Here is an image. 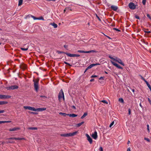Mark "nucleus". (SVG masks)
<instances>
[{
  "mask_svg": "<svg viewBox=\"0 0 151 151\" xmlns=\"http://www.w3.org/2000/svg\"><path fill=\"white\" fill-rule=\"evenodd\" d=\"M127 151H131V150H130V147L128 148L127 149Z\"/></svg>",
  "mask_w": 151,
  "mask_h": 151,
  "instance_id": "obj_47",
  "label": "nucleus"
},
{
  "mask_svg": "<svg viewBox=\"0 0 151 151\" xmlns=\"http://www.w3.org/2000/svg\"><path fill=\"white\" fill-rule=\"evenodd\" d=\"M139 106H140L142 108V105H141V103H140V104H139Z\"/></svg>",
  "mask_w": 151,
  "mask_h": 151,
  "instance_id": "obj_59",
  "label": "nucleus"
},
{
  "mask_svg": "<svg viewBox=\"0 0 151 151\" xmlns=\"http://www.w3.org/2000/svg\"><path fill=\"white\" fill-rule=\"evenodd\" d=\"M57 53L58 54H60V53H64V52L62 51H58L57 52Z\"/></svg>",
  "mask_w": 151,
  "mask_h": 151,
  "instance_id": "obj_38",
  "label": "nucleus"
},
{
  "mask_svg": "<svg viewBox=\"0 0 151 151\" xmlns=\"http://www.w3.org/2000/svg\"><path fill=\"white\" fill-rule=\"evenodd\" d=\"M70 8H65V9L64 10V12H65V11H66V10H68L69 9H70Z\"/></svg>",
  "mask_w": 151,
  "mask_h": 151,
  "instance_id": "obj_40",
  "label": "nucleus"
},
{
  "mask_svg": "<svg viewBox=\"0 0 151 151\" xmlns=\"http://www.w3.org/2000/svg\"><path fill=\"white\" fill-rule=\"evenodd\" d=\"M65 54L69 57H74V54H72L67 52L65 53Z\"/></svg>",
  "mask_w": 151,
  "mask_h": 151,
  "instance_id": "obj_15",
  "label": "nucleus"
},
{
  "mask_svg": "<svg viewBox=\"0 0 151 151\" xmlns=\"http://www.w3.org/2000/svg\"><path fill=\"white\" fill-rule=\"evenodd\" d=\"M34 82V86L35 90L36 91H37L38 89V82L39 80L36 79L35 80H33Z\"/></svg>",
  "mask_w": 151,
  "mask_h": 151,
  "instance_id": "obj_4",
  "label": "nucleus"
},
{
  "mask_svg": "<svg viewBox=\"0 0 151 151\" xmlns=\"http://www.w3.org/2000/svg\"><path fill=\"white\" fill-rule=\"evenodd\" d=\"M64 63H65V64H67V65H70V64H69L68 63H67V62H64Z\"/></svg>",
  "mask_w": 151,
  "mask_h": 151,
  "instance_id": "obj_55",
  "label": "nucleus"
},
{
  "mask_svg": "<svg viewBox=\"0 0 151 151\" xmlns=\"http://www.w3.org/2000/svg\"><path fill=\"white\" fill-rule=\"evenodd\" d=\"M25 139H25L24 138H20V140H25Z\"/></svg>",
  "mask_w": 151,
  "mask_h": 151,
  "instance_id": "obj_54",
  "label": "nucleus"
},
{
  "mask_svg": "<svg viewBox=\"0 0 151 151\" xmlns=\"http://www.w3.org/2000/svg\"><path fill=\"white\" fill-rule=\"evenodd\" d=\"M129 115L131 114V110L130 109H129Z\"/></svg>",
  "mask_w": 151,
  "mask_h": 151,
  "instance_id": "obj_53",
  "label": "nucleus"
},
{
  "mask_svg": "<svg viewBox=\"0 0 151 151\" xmlns=\"http://www.w3.org/2000/svg\"><path fill=\"white\" fill-rule=\"evenodd\" d=\"M135 18L136 19H139V17L138 16H135Z\"/></svg>",
  "mask_w": 151,
  "mask_h": 151,
  "instance_id": "obj_50",
  "label": "nucleus"
},
{
  "mask_svg": "<svg viewBox=\"0 0 151 151\" xmlns=\"http://www.w3.org/2000/svg\"><path fill=\"white\" fill-rule=\"evenodd\" d=\"M147 33H150V31H147V32H146Z\"/></svg>",
  "mask_w": 151,
  "mask_h": 151,
  "instance_id": "obj_61",
  "label": "nucleus"
},
{
  "mask_svg": "<svg viewBox=\"0 0 151 151\" xmlns=\"http://www.w3.org/2000/svg\"><path fill=\"white\" fill-rule=\"evenodd\" d=\"M59 114L62 115L64 116H66V115H68V114H66V113H62V112H60V113H59Z\"/></svg>",
  "mask_w": 151,
  "mask_h": 151,
  "instance_id": "obj_23",
  "label": "nucleus"
},
{
  "mask_svg": "<svg viewBox=\"0 0 151 151\" xmlns=\"http://www.w3.org/2000/svg\"><path fill=\"white\" fill-rule=\"evenodd\" d=\"M23 107L25 109H28L35 111H41L46 110V108H45L35 109L30 106H24Z\"/></svg>",
  "mask_w": 151,
  "mask_h": 151,
  "instance_id": "obj_2",
  "label": "nucleus"
},
{
  "mask_svg": "<svg viewBox=\"0 0 151 151\" xmlns=\"http://www.w3.org/2000/svg\"><path fill=\"white\" fill-rule=\"evenodd\" d=\"M4 110H0V113H4Z\"/></svg>",
  "mask_w": 151,
  "mask_h": 151,
  "instance_id": "obj_45",
  "label": "nucleus"
},
{
  "mask_svg": "<svg viewBox=\"0 0 151 151\" xmlns=\"http://www.w3.org/2000/svg\"><path fill=\"white\" fill-rule=\"evenodd\" d=\"M84 123L83 122H81L76 124V126L77 127H79L81 126L82 124Z\"/></svg>",
  "mask_w": 151,
  "mask_h": 151,
  "instance_id": "obj_19",
  "label": "nucleus"
},
{
  "mask_svg": "<svg viewBox=\"0 0 151 151\" xmlns=\"http://www.w3.org/2000/svg\"><path fill=\"white\" fill-rule=\"evenodd\" d=\"M7 103V102L6 101H0V105H3Z\"/></svg>",
  "mask_w": 151,
  "mask_h": 151,
  "instance_id": "obj_26",
  "label": "nucleus"
},
{
  "mask_svg": "<svg viewBox=\"0 0 151 151\" xmlns=\"http://www.w3.org/2000/svg\"><path fill=\"white\" fill-rule=\"evenodd\" d=\"M18 87L16 85L12 86H10L7 87L6 88L8 90H14L18 88Z\"/></svg>",
  "mask_w": 151,
  "mask_h": 151,
  "instance_id": "obj_5",
  "label": "nucleus"
},
{
  "mask_svg": "<svg viewBox=\"0 0 151 151\" xmlns=\"http://www.w3.org/2000/svg\"><path fill=\"white\" fill-rule=\"evenodd\" d=\"M22 50H24V51H26L28 50V48H21Z\"/></svg>",
  "mask_w": 151,
  "mask_h": 151,
  "instance_id": "obj_34",
  "label": "nucleus"
},
{
  "mask_svg": "<svg viewBox=\"0 0 151 151\" xmlns=\"http://www.w3.org/2000/svg\"><path fill=\"white\" fill-rule=\"evenodd\" d=\"M27 17H31L34 20H37V18H36L34 16H33L31 15H29L27 16Z\"/></svg>",
  "mask_w": 151,
  "mask_h": 151,
  "instance_id": "obj_20",
  "label": "nucleus"
},
{
  "mask_svg": "<svg viewBox=\"0 0 151 151\" xmlns=\"http://www.w3.org/2000/svg\"><path fill=\"white\" fill-rule=\"evenodd\" d=\"M104 35L106 36V37H107L109 39H111V37H109V36H108L105 34H104Z\"/></svg>",
  "mask_w": 151,
  "mask_h": 151,
  "instance_id": "obj_42",
  "label": "nucleus"
},
{
  "mask_svg": "<svg viewBox=\"0 0 151 151\" xmlns=\"http://www.w3.org/2000/svg\"><path fill=\"white\" fill-rule=\"evenodd\" d=\"M150 91H151V88H150Z\"/></svg>",
  "mask_w": 151,
  "mask_h": 151,
  "instance_id": "obj_63",
  "label": "nucleus"
},
{
  "mask_svg": "<svg viewBox=\"0 0 151 151\" xmlns=\"http://www.w3.org/2000/svg\"><path fill=\"white\" fill-rule=\"evenodd\" d=\"M23 2V0H19L18 6H20L22 5Z\"/></svg>",
  "mask_w": 151,
  "mask_h": 151,
  "instance_id": "obj_24",
  "label": "nucleus"
},
{
  "mask_svg": "<svg viewBox=\"0 0 151 151\" xmlns=\"http://www.w3.org/2000/svg\"><path fill=\"white\" fill-rule=\"evenodd\" d=\"M91 136L92 138L96 140L97 139L98 137L97 132L96 131H95L92 134Z\"/></svg>",
  "mask_w": 151,
  "mask_h": 151,
  "instance_id": "obj_8",
  "label": "nucleus"
},
{
  "mask_svg": "<svg viewBox=\"0 0 151 151\" xmlns=\"http://www.w3.org/2000/svg\"><path fill=\"white\" fill-rule=\"evenodd\" d=\"M148 101L151 104V101L150 100V99L149 98H148Z\"/></svg>",
  "mask_w": 151,
  "mask_h": 151,
  "instance_id": "obj_48",
  "label": "nucleus"
},
{
  "mask_svg": "<svg viewBox=\"0 0 151 151\" xmlns=\"http://www.w3.org/2000/svg\"><path fill=\"white\" fill-rule=\"evenodd\" d=\"M50 24L54 28H56L58 27L57 24L54 23H50Z\"/></svg>",
  "mask_w": 151,
  "mask_h": 151,
  "instance_id": "obj_17",
  "label": "nucleus"
},
{
  "mask_svg": "<svg viewBox=\"0 0 151 151\" xmlns=\"http://www.w3.org/2000/svg\"><path fill=\"white\" fill-rule=\"evenodd\" d=\"M147 129L149 132H150V127L149 124H147Z\"/></svg>",
  "mask_w": 151,
  "mask_h": 151,
  "instance_id": "obj_33",
  "label": "nucleus"
},
{
  "mask_svg": "<svg viewBox=\"0 0 151 151\" xmlns=\"http://www.w3.org/2000/svg\"><path fill=\"white\" fill-rule=\"evenodd\" d=\"M129 8L131 9H135L136 6L133 3H130L129 4Z\"/></svg>",
  "mask_w": 151,
  "mask_h": 151,
  "instance_id": "obj_9",
  "label": "nucleus"
},
{
  "mask_svg": "<svg viewBox=\"0 0 151 151\" xmlns=\"http://www.w3.org/2000/svg\"><path fill=\"white\" fill-rule=\"evenodd\" d=\"M20 128L19 127H14L12 128H10L9 129L10 131H14L17 130L19 129Z\"/></svg>",
  "mask_w": 151,
  "mask_h": 151,
  "instance_id": "obj_12",
  "label": "nucleus"
},
{
  "mask_svg": "<svg viewBox=\"0 0 151 151\" xmlns=\"http://www.w3.org/2000/svg\"><path fill=\"white\" fill-rule=\"evenodd\" d=\"M146 0H142V2L143 4L144 5H145V4L146 3Z\"/></svg>",
  "mask_w": 151,
  "mask_h": 151,
  "instance_id": "obj_37",
  "label": "nucleus"
},
{
  "mask_svg": "<svg viewBox=\"0 0 151 151\" xmlns=\"http://www.w3.org/2000/svg\"><path fill=\"white\" fill-rule=\"evenodd\" d=\"M97 76L96 75H92L91 76V78H94L97 77Z\"/></svg>",
  "mask_w": 151,
  "mask_h": 151,
  "instance_id": "obj_44",
  "label": "nucleus"
},
{
  "mask_svg": "<svg viewBox=\"0 0 151 151\" xmlns=\"http://www.w3.org/2000/svg\"><path fill=\"white\" fill-rule=\"evenodd\" d=\"M94 80V79H91L90 80V81L91 82H92V81H93Z\"/></svg>",
  "mask_w": 151,
  "mask_h": 151,
  "instance_id": "obj_56",
  "label": "nucleus"
},
{
  "mask_svg": "<svg viewBox=\"0 0 151 151\" xmlns=\"http://www.w3.org/2000/svg\"><path fill=\"white\" fill-rule=\"evenodd\" d=\"M104 77H101L99 78V80H101V79H103V80H104Z\"/></svg>",
  "mask_w": 151,
  "mask_h": 151,
  "instance_id": "obj_43",
  "label": "nucleus"
},
{
  "mask_svg": "<svg viewBox=\"0 0 151 151\" xmlns=\"http://www.w3.org/2000/svg\"><path fill=\"white\" fill-rule=\"evenodd\" d=\"M11 122L10 121H5V123H10Z\"/></svg>",
  "mask_w": 151,
  "mask_h": 151,
  "instance_id": "obj_46",
  "label": "nucleus"
},
{
  "mask_svg": "<svg viewBox=\"0 0 151 151\" xmlns=\"http://www.w3.org/2000/svg\"><path fill=\"white\" fill-rule=\"evenodd\" d=\"M37 19L38 20H41L43 21H44L45 20L41 16L39 18H37Z\"/></svg>",
  "mask_w": 151,
  "mask_h": 151,
  "instance_id": "obj_27",
  "label": "nucleus"
},
{
  "mask_svg": "<svg viewBox=\"0 0 151 151\" xmlns=\"http://www.w3.org/2000/svg\"><path fill=\"white\" fill-rule=\"evenodd\" d=\"M58 99L60 101L62 99H63V100H64V93L62 89H61L58 95Z\"/></svg>",
  "mask_w": 151,
  "mask_h": 151,
  "instance_id": "obj_3",
  "label": "nucleus"
},
{
  "mask_svg": "<svg viewBox=\"0 0 151 151\" xmlns=\"http://www.w3.org/2000/svg\"><path fill=\"white\" fill-rule=\"evenodd\" d=\"M111 8L114 11H116L118 9V7L114 5H112L111 6Z\"/></svg>",
  "mask_w": 151,
  "mask_h": 151,
  "instance_id": "obj_13",
  "label": "nucleus"
},
{
  "mask_svg": "<svg viewBox=\"0 0 151 151\" xmlns=\"http://www.w3.org/2000/svg\"><path fill=\"white\" fill-rule=\"evenodd\" d=\"M10 139L20 140V138L12 137L10 138Z\"/></svg>",
  "mask_w": 151,
  "mask_h": 151,
  "instance_id": "obj_25",
  "label": "nucleus"
},
{
  "mask_svg": "<svg viewBox=\"0 0 151 151\" xmlns=\"http://www.w3.org/2000/svg\"><path fill=\"white\" fill-rule=\"evenodd\" d=\"M113 29L114 30H115L116 31H117L118 32H120V30L119 29H117V28H113Z\"/></svg>",
  "mask_w": 151,
  "mask_h": 151,
  "instance_id": "obj_36",
  "label": "nucleus"
},
{
  "mask_svg": "<svg viewBox=\"0 0 151 151\" xmlns=\"http://www.w3.org/2000/svg\"><path fill=\"white\" fill-rule=\"evenodd\" d=\"M47 1H56V0H46Z\"/></svg>",
  "mask_w": 151,
  "mask_h": 151,
  "instance_id": "obj_52",
  "label": "nucleus"
},
{
  "mask_svg": "<svg viewBox=\"0 0 151 151\" xmlns=\"http://www.w3.org/2000/svg\"><path fill=\"white\" fill-rule=\"evenodd\" d=\"M101 101L105 104H108V102L106 100H102Z\"/></svg>",
  "mask_w": 151,
  "mask_h": 151,
  "instance_id": "obj_31",
  "label": "nucleus"
},
{
  "mask_svg": "<svg viewBox=\"0 0 151 151\" xmlns=\"http://www.w3.org/2000/svg\"><path fill=\"white\" fill-rule=\"evenodd\" d=\"M86 136L87 137V139L89 142L90 144H91L93 142V140L90 136L88 134H85Z\"/></svg>",
  "mask_w": 151,
  "mask_h": 151,
  "instance_id": "obj_7",
  "label": "nucleus"
},
{
  "mask_svg": "<svg viewBox=\"0 0 151 151\" xmlns=\"http://www.w3.org/2000/svg\"><path fill=\"white\" fill-rule=\"evenodd\" d=\"M105 73L106 74H108V73L106 71H105Z\"/></svg>",
  "mask_w": 151,
  "mask_h": 151,
  "instance_id": "obj_62",
  "label": "nucleus"
},
{
  "mask_svg": "<svg viewBox=\"0 0 151 151\" xmlns=\"http://www.w3.org/2000/svg\"><path fill=\"white\" fill-rule=\"evenodd\" d=\"M100 64L99 63H96V64H91L88 67V69H90L92 67L94 66H95L98 65H99Z\"/></svg>",
  "mask_w": 151,
  "mask_h": 151,
  "instance_id": "obj_11",
  "label": "nucleus"
},
{
  "mask_svg": "<svg viewBox=\"0 0 151 151\" xmlns=\"http://www.w3.org/2000/svg\"><path fill=\"white\" fill-rule=\"evenodd\" d=\"M78 52L80 53H90L91 52H96V51L94 50H90L88 51H84L83 50H79L78 51Z\"/></svg>",
  "mask_w": 151,
  "mask_h": 151,
  "instance_id": "obj_6",
  "label": "nucleus"
},
{
  "mask_svg": "<svg viewBox=\"0 0 151 151\" xmlns=\"http://www.w3.org/2000/svg\"><path fill=\"white\" fill-rule=\"evenodd\" d=\"M144 139L148 142H150V140L148 138H147L146 137H145L144 138Z\"/></svg>",
  "mask_w": 151,
  "mask_h": 151,
  "instance_id": "obj_32",
  "label": "nucleus"
},
{
  "mask_svg": "<svg viewBox=\"0 0 151 151\" xmlns=\"http://www.w3.org/2000/svg\"><path fill=\"white\" fill-rule=\"evenodd\" d=\"M10 97H11L10 96L4 95H0V99H1L10 98Z\"/></svg>",
  "mask_w": 151,
  "mask_h": 151,
  "instance_id": "obj_10",
  "label": "nucleus"
},
{
  "mask_svg": "<svg viewBox=\"0 0 151 151\" xmlns=\"http://www.w3.org/2000/svg\"><path fill=\"white\" fill-rule=\"evenodd\" d=\"M60 135L61 136L64 137H70V133L61 134Z\"/></svg>",
  "mask_w": 151,
  "mask_h": 151,
  "instance_id": "obj_14",
  "label": "nucleus"
},
{
  "mask_svg": "<svg viewBox=\"0 0 151 151\" xmlns=\"http://www.w3.org/2000/svg\"><path fill=\"white\" fill-rule=\"evenodd\" d=\"M78 133V131H76L72 133H70V137L75 135Z\"/></svg>",
  "mask_w": 151,
  "mask_h": 151,
  "instance_id": "obj_18",
  "label": "nucleus"
},
{
  "mask_svg": "<svg viewBox=\"0 0 151 151\" xmlns=\"http://www.w3.org/2000/svg\"><path fill=\"white\" fill-rule=\"evenodd\" d=\"M2 123H5V121H0V124Z\"/></svg>",
  "mask_w": 151,
  "mask_h": 151,
  "instance_id": "obj_51",
  "label": "nucleus"
},
{
  "mask_svg": "<svg viewBox=\"0 0 151 151\" xmlns=\"http://www.w3.org/2000/svg\"><path fill=\"white\" fill-rule=\"evenodd\" d=\"M68 115L70 117H74L77 116V115L74 114H68Z\"/></svg>",
  "mask_w": 151,
  "mask_h": 151,
  "instance_id": "obj_16",
  "label": "nucleus"
},
{
  "mask_svg": "<svg viewBox=\"0 0 151 151\" xmlns=\"http://www.w3.org/2000/svg\"><path fill=\"white\" fill-rule=\"evenodd\" d=\"M79 56H80V55H79L74 54V57H79Z\"/></svg>",
  "mask_w": 151,
  "mask_h": 151,
  "instance_id": "obj_49",
  "label": "nucleus"
},
{
  "mask_svg": "<svg viewBox=\"0 0 151 151\" xmlns=\"http://www.w3.org/2000/svg\"><path fill=\"white\" fill-rule=\"evenodd\" d=\"M147 16L151 20V17L150 15L149 14H147Z\"/></svg>",
  "mask_w": 151,
  "mask_h": 151,
  "instance_id": "obj_35",
  "label": "nucleus"
},
{
  "mask_svg": "<svg viewBox=\"0 0 151 151\" xmlns=\"http://www.w3.org/2000/svg\"><path fill=\"white\" fill-rule=\"evenodd\" d=\"M99 150L100 151H103V149L101 147H99Z\"/></svg>",
  "mask_w": 151,
  "mask_h": 151,
  "instance_id": "obj_39",
  "label": "nucleus"
},
{
  "mask_svg": "<svg viewBox=\"0 0 151 151\" xmlns=\"http://www.w3.org/2000/svg\"><path fill=\"white\" fill-rule=\"evenodd\" d=\"M88 69V68H87L86 69L85 71V72L84 73L86 72L87 71V70Z\"/></svg>",
  "mask_w": 151,
  "mask_h": 151,
  "instance_id": "obj_58",
  "label": "nucleus"
},
{
  "mask_svg": "<svg viewBox=\"0 0 151 151\" xmlns=\"http://www.w3.org/2000/svg\"><path fill=\"white\" fill-rule=\"evenodd\" d=\"M130 143V141L129 140H128L127 142V144H129V143Z\"/></svg>",
  "mask_w": 151,
  "mask_h": 151,
  "instance_id": "obj_57",
  "label": "nucleus"
},
{
  "mask_svg": "<svg viewBox=\"0 0 151 151\" xmlns=\"http://www.w3.org/2000/svg\"><path fill=\"white\" fill-rule=\"evenodd\" d=\"M72 107L73 108H74V109H76V107L74 106H73Z\"/></svg>",
  "mask_w": 151,
  "mask_h": 151,
  "instance_id": "obj_60",
  "label": "nucleus"
},
{
  "mask_svg": "<svg viewBox=\"0 0 151 151\" xmlns=\"http://www.w3.org/2000/svg\"><path fill=\"white\" fill-rule=\"evenodd\" d=\"M28 129L31 130H37V128L36 127H29L28 128Z\"/></svg>",
  "mask_w": 151,
  "mask_h": 151,
  "instance_id": "obj_21",
  "label": "nucleus"
},
{
  "mask_svg": "<svg viewBox=\"0 0 151 151\" xmlns=\"http://www.w3.org/2000/svg\"><path fill=\"white\" fill-rule=\"evenodd\" d=\"M141 78L142 79L144 80L145 82L146 81H147L142 76H141Z\"/></svg>",
  "mask_w": 151,
  "mask_h": 151,
  "instance_id": "obj_41",
  "label": "nucleus"
},
{
  "mask_svg": "<svg viewBox=\"0 0 151 151\" xmlns=\"http://www.w3.org/2000/svg\"><path fill=\"white\" fill-rule=\"evenodd\" d=\"M132 91H133V92H134V90H133H133H132Z\"/></svg>",
  "mask_w": 151,
  "mask_h": 151,
  "instance_id": "obj_64",
  "label": "nucleus"
},
{
  "mask_svg": "<svg viewBox=\"0 0 151 151\" xmlns=\"http://www.w3.org/2000/svg\"><path fill=\"white\" fill-rule=\"evenodd\" d=\"M114 121H113L110 124L109 127H111L114 124Z\"/></svg>",
  "mask_w": 151,
  "mask_h": 151,
  "instance_id": "obj_30",
  "label": "nucleus"
},
{
  "mask_svg": "<svg viewBox=\"0 0 151 151\" xmlns=\"http://www.w3.org/2000/svg\"><path fill=\"white\" fill-rule=\"evenodd\" d=\"M146 84H147V86H148V87L149 88H151V86H150V85L149 84V83L148 82H147V81H146L145 82Z\"/></svg>",
  "mask_w": 151,
  "mask_h": 151,
  "instance_id": "obj_29",
  "label": "nucleus"
},
{
  "mask_svg": "<svg viewBox=\"0 0 151 151\" xmlns=\"http://www.w3.org/2000/svg\"><path fill=\"white\" fill-rule=\"evenodd\" d=\"M87 115V113H85L81 117V118L82 119H83L84 118V117H85Z\"/></svg>",
  "mask_w": 151,
  "mask_h": 151,
  "instance_id": "obj_22",
  "label": "nucleus"
},
{
  "mask_svg": "<svg viewBox=\"0 0 151 151\" xmlns=\"http://www.w3.org/2000/svg\"><path fill=\"white\" fill-rule=\"evenodd\" d=\"M119 101L122 103H124V100L122 98L119 99Z\"/></svg>",
  "mask_w": 151,
  "mask_h": 151,
  "instance_id": "obj_28",
  "label": "nucleus"
},
{
  "mask_svg": "<svg viewBox=\"0 0 151 151\" xmlns=\"http://www.w3.org/2000/svg\"><path fill=\"white\" fill-rule=\"evenodd\" d=\"M109 57L111 59L110 61L115 66L118 68L122 69H123L122 67L114 62V61L117 62L122 65L124 66V64L120 59L117 57L114 58L110 56H109Z\"/></svg>",
  "mask_w": 151,
  "mask_h": 151,
  "instance_id": "obj_1",
  "label": "nucleus"
}]
</instances>
